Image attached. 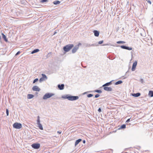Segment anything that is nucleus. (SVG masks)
<instances>
[{"mask_svg":"<svg viewBox=\"0 0 153 153\" xmlns=\"http://www.w3.org/2000/svg\"><path fill=\"white\" fill-rule=\"evenodd\" d=\"M62 98L64 99H68L70 101H74L78 100L79 97L77 96H73L67 94L65 96H62Z\"/></svg>","mask_w":153,"mask_h":153,"instance_id":"nucleus-1","label":"nucleus"},{"mask_svg":"<svg viewBox=\"0 0 153 153\" xmlns=\"http://www.w3.org/2000/svg\"><path fill=\"white\" fill-rule=\"evenodd\" d=\"M74 46V45L73 44H70L67 45L63 47V50L65 52H68L72 49V48Z\"/></svg>","mask_w":153,"mask_h":153,"instance_id":"nucleus-2","label":"nucleus"},{"mask_svg":"<svg viewBox=\"0 0 153 153\" xmlns=\"http://www.w3.org/2000/svg\"><path fill=\"white\" fill-rule=\"evenodd\" d=\"M54 95V94L53 93H47L44 95L43 99L44 100H45L48 98H50Z\"/></svg>","mask_w":153,"mask_h":153,"instance_id":"nucleus-3","label":"nucleus"},{"mask_svg":"<svg viewBox=\"0 0 153 153\" xmlns=\"http://www.w3.org/2000/svg\"><path fill=\"white\" fill-rule=\"evenodd\" d=\"M13 126L15 128L20 129L22 127V125L20 123H15L13 124Z\"/></svg>","mask_w":153,"mask_h":153,"instance_id":"nucleus-4","label":"nucleus"},{"mask_svg":"<svg viewBox=\"0 0 153 153\" xmlns=\"http://www.w3.org/2000/svg\"><path fill=\"white\" fill-rule=\"evenodd\" d=\"M37 124L38 126V127H39V128L40 130H43V127L42 126V125L40 123V117L39 116H38L37 117Z\"/></svg>","mask_w":153,"mask_h":153,"instance_id":"nucleus-5","label":"nucleus"},{"mask_svg":"<svg viewBox=\"0 0 153 153\" xmlns=\"http://www.w3.org/2000/svg\"><path fill=\"white\" fill-rule=\"evenodd\" d=\"M32 147L35 149H39L40 146V144L39 143H34L31 145Z\"/></svg>","mask_w":153,"mask_h":153,"instance_id":"nucleus-6","label":"nucleus"},{"mask_svg":"<svg viewBox=\"0 0 153 153\" xmlns=\"http://www.w3.org/2000/svg\"><path fill=\"white\" fill-rule=\"evenodd\" d=\"M84 45L86 47H90L91 46H98V44H97V43L92 44H89L88 43H85L84 44Z\"/></svg>","mask_w":153,"mask_h":153,"instance_id":"nucleus-7","label":"nucleus"},{"mask_svg":"<svg viewBox=\"0 0 153 153\" xmlns=\"http://www.w3.org/2000/svg\"><path fill=\"white\" fill-rule=\"evenodd\" d=\"M120 47L123 49H125L128 50H132L131 47H129L125 45H122L120 46Z\"/></svg>","mask_w":153,"mask_h":153,"instance_id":"nucleus-8","label":"nucleus"},{"mask_svg":"<svg viewBox=\"0 0 153 153\" xmlns=\"http://www.w3.org/2000/svg\"><path fill=\"white\" fill-rule=\"evenodd\" d=\"M137 64V61H135L133 63L132 67V71H134L135 69L136 68Z\"/></svg>","mask_w":153,"mask_h":153,"instance_id":"nucleus-9","label":"nucleus"},{"mask_svg":"<svg viewBox=\"0 0 153 153\" xmlns=\"http://www.w3.org/2000/svg\"><path fill=\"white\" fill-rule=\"evenodd\" d=\"M32 89L34 91H39L40 90V89L37 86H34L33 87Z\"/></svg>","mask_w":153,"mask_h":153,"instance_id":"nucleus-10","label":"nucleus"},{"mask_svg":"<svg viewBox=\"0 0 153 153\" xmlns=\"http://www.w3.org/2000/svg\"><path fill=\"white\" fill-rule=\"evenodd\" d=\"M58 87L60 90H63L64 88V84H58Z\"/></svg>","mask_w":153,"mask_h":153,"instance_id":"nucleus-11","label":"nucleus"},{"mask_svg":"<svg viewBox=\"0 0 153 153\" xmlns=\"http://www.w3.org/2000/svg\"><path fill=\"white\" fill-rule=\"evenodd\" d=\"M104 89L106 91H111L112 90V88L110 87H104Z\"/></svg>","mask_w":153,"mask_h":153,"instance_id":"nucleus-12","label":"nucleus"},{"mask_svg":"<svg viewBox=\"0 0 153 153\" xmlns=\"http://www.w3.org/2000/svg\"><path fill=\"white\" fill-rule=\"evenodd\" d=\"M79 49L78 46H75L72 50V52L73 53H75Z\"/></svg>","mask_w":153,"mask_h":153,"instance_id":"nucleus-13","label":"nucleus"},{"mask_svg":"<svg viewBox=\"0 0 153 153\" xmlns=\"http://www.w3.org/2000/svg\"><path fill=\"white\" fill-rule=\"evenodd\" d=\"M93 32L94 33V36H95L98 37L99 36V31L97 30H94Z\"/></svg>","mask_w":153,"mask_h":153,"instance_id":"nucleus-14","label":"nucleus"},{"mask_svg":"<svg viewBox=\"0 0 153 153\" xmlns=\"http://www.w3.org/2000/svg\"><path fill=\"white\" fill-rule=\"evenodd\" d=\"M141 95L140 93H134L132 94V95L135 97H137L140 96Z\"/></svg>","mask_w":153,"mask_h":153,"instance_id":"nucleus-15","label":"nucleus"},{"mask_svg":"<svg viewBox=\"0 0 153 153\" xmlns=\"http://www.w3.org/2000/svg\"><path fill=\"white\" fill-rule=\"evenodd\" d=\"M82 141V139H79L78 140H76L75 143V146H76L79 143Z\"/></svg>","mask_w":153,"mask_h":153,"instance_id":"nucleus-16","label":"nucleus"},{"mask_svg":"<svg viewBox=\"0 0 153 153\" xmlns=\"http://www.w3.org/2000/svg\"><path fill=\"white\" fill-rule=\"evenodd\" d=\"M111 82L112 81H111L109 82H107V83H105V84H104L102 86V87H105V86H108L111 85L112 84Z\"/></svg>","mask_w":153,"mask_h":153,"instance_id":"nucleus-17","label":"nucleus"},{"mask_svg":"<svg viewBox=\"0 0 153 153\" xmlns=\"http://www.w3.org/2000/svg\"><path fill=\"white\" fill-rule=\"evenodd\" d=\"M1 35H2V37L4 40L6 42H7V39L5 35L3 33H1Z\"/></svg>","mask_w":153,"mask_h":153,"instance_id":"nucleus-18","label":"nucleus"},{"mask_svg":"<svg viewBox=\"0 0 153 153\" xmlns=\"http://www.w3.org/2000/svg\"><path fill=\"white\" fill-rule=\"evenodd\" d=\"M39 51V50L38 49H36L32 51L31 52V53L33 54L36 53H37Z\"/></svg>","mask_w":153,"mask_h":153,"instance_id":"nucleus-19","label":"nucleus"},{"mask_svg":"<svg viewBox=\"0 0 153 153\" xmlns=\"http://www.w3.org/2000/svg\"><path fill=\"white\" fill-rule=\"evenodd\" d=\"M149 95L150 97H153V91H149Z\"/></svg>","mask_w":153,"mask_h":153,"instance_id":"nucleus-20","label":"nucleus"},{"mask_svg":"<svg viewBox=\"0 0 153 153\" xmlns=\"http://www.w3.org/2000/svg\"><path fill=\"white\" fill-rule=\"evenodd\" d=\"M34 97V95L32 94H28L27 95V98L28 99H30Z\"/></svg>","mask_w":153,"mask_h":153,"instance_id":"nucleus-21","label":"nucleus"},{"mask_svg":"<svg viewBox=\"0 0 153 153\" xmlns=\"http://www.w3.org/2000/svg\"><path fill=\"white\" fill-rule=\"evenodd\" d=\"M60 3V1H55L53 2V3L57 5L59 4Z\"/></svg>","mask_w":153,"mask_h":153,"instance_id":"nucleus-22","label":"nucleus"},{"mask_svg":"<svg viewBox=\"0 0 153 153\" xmlns=\"http://www.w3.org/2000/svg\"><path fill=\"white\" fill-rule=\"evenodd\" d=\"M122 82H123L122 81L119 80V81H118L117 82H116L115 83V85H117L121 84L122 83Z\"/></svg>","mask_w":153,"mask_h":153,"instance_id":"nucleus-23","label":"nucleus"},{"mask_svg":"<svg viewBox=\"0 0 153 153\" xmlns=\"http://www.w3.org/2000/svg\"><path fill=\"white\" fill-rule=\"evenodd\" d=\"M126 125L124 124H123V125H121L119 129H124V128H126Z\"/></svg>","mask_w":153,"mask_h":153,"instance_id":"nucleus-24","label":"nucleus"},{"mask_svg":"<svg viewBox=\"0 0 153 153\" xmlns=\"http://www.w3.org/2000/svg\"><path fill=\"white\" fill-rule=\"evenodd\" d=\"M42 77L44 79H47V77L46 76L45 74H42Z\"/></svg>","mask_w":153,"mask_h":153,"instance_id":"nucleus-25","label":"nucleus"},{"mask_svg":"<svg viewBox=\"0 0 153 153\" xmlns=\"http://www.w3.org/2000/svg\"><path fill=\"white\" fill-rule=\"evenodd\" d=\"M117 44H120V43H122L124 44L125 43V42L123 41H118L117 42Z\"/></svg>","mask_w":153,"mask_h":153,"instance_id":"nucleus-26","label":"nucleus"},{"mask_svg":"<svg viewBox=\"0 0 153 153\" xmlns=\"http://www.w3.org/2000/svg\"><path fill=\"white\" fill-rule=\"evenodd\" d=\"M94 92L98 93H101L102 92V91L101 90H96L94 91Z\"/></svg>","mask_w":153,"mask_h":153,"instance_id":"nucleus-27","label":"nucleus"},{"mask_svg":"<svg viewBox=\"0 0 153 153\" xmlns=\"http://www.w3.org/2000/svg\"><path fill=\"white\" fill-rule=\"evenodd\" d=\"M93 94H89L87 95V96L88 97L90 98L93 97Z\"/></svg>","mask_w":153,"mask_h":153,"instance_id":"nucleus-28","label":"nucleus"},{"mask_svg":"<svg viewBox=\"0 0 153 153\" xmlns=\"http://www.w3.org/2000/svg\"><path fill=\"white\" fill-rule=\"evenodd\" d=\"M48 0H41V3H44L45 2H48Z\"/></svg>","mask_w":153,"mask_h":153,"instance_id":"nucleus-29","label":"nucleus"},{"mask_svg":"<svg viewBox=\"0 0 153 153\" xmlns=\"http://www.w3.org/2000/svg\"><path fill=\"white\" fill-rule=\"evenodd\" d=\"M38 81V78H36L34 79L33 81V83H34L36 82H37Z\"/></svg>","mask_w":153,"mask_h":153,"instance_id":"nucleus-30","label":"nucleus"},{"mask_svg":"<svg viewBox=\"0 0 153 153\" xmlns=\"http://www.w3.org/2000/svg\"><path fill=\"white\" fill-rule=\"evenodd\" d=\"M45 79H44L42 77L40 78L39 80V81L40 82H41L42 81H44Z\"/></svg>","mask_w":153,"mask_h":153,"instance_id":"nucleus-31","label":"nucleus"},{"mask_svg":"<svg viewBox=\"0 0 153 153\" xmlns=\"http://www.w3.org/2000/svg\"><path fill=\"white\" fill-rule=\"evenodd\" d=\"M6 113L7 116L9 115V111L8 109H6Z\"/></svg>","mask_w":153,"mask_h":153,"instance_id":"nucleus-32","label":"nucleus"},{"mask_svg":"<svg viewBox=\"0 0 153 153\" xmlns=\"http://www.w3.org/2000/svg\"><path fill=\"white\" fill-rule=\"evenodd\" d=\"M103 42V40H102L100 41H99L98 42V44L97 43V44H98V45H99V44H102Z\"/></svg>","mask_w":153,"mask_h":153,"instance_id":"nucleus-33","label":"nucleus"},{"mask_svg":"<svg viewBox=\"0 0 153 153\" xmlns=\"http://www.w3.org/2000/svg\"><path fill=\"white\" fill-rule=\"evenodd\" d=\"M100 96V95L99 94H97L95 96V98H97L98 97Z\"/></svg>","mask_w":153,"mask_h":153,"instance_id":"nucleus-34","label":"nucleus"},{"mask_svg":"<svg viewBox=\"0 0 153 153\" xmlns=\"http://www.w3.org/2000/svg\"><path fill=\"white\" fill-rule=\"evenodd\" d=\"M21 52L20 51H18L15 54V57H16L17 55H18Z\"/></svg>","mask_w":153,"mask_h":153,"instance_id":"nucleus-35","label":"nucleus"},{"mask_svg":"<svg viewBox=\"0 0 153 153\" xmlns=\"http://www.w3.org/2000/svg\"><path fill=\"white\" fill-rule=\"evenodd\" d=\"M148 3H149L150 4H151V1L149 0H146Z\"/></svg>","mask_w":153,"mask_h":153,"instance_id":"nucleus-36","label":"nucleus"},{"mask_svg":"<svg viewBox=\"0 0 153 153\" xmlns=\"http://www.w3.org/2000/svg\"><path fill=\"white\" fill-rule=\"evenodd\" d=\"M130 118L128 119L126 121V123H128L130 121Z\"/></svg>","mask_w":153,"mask_h":153,"instance_id":"nucleus-37","label":"nucleus"},{"mask_svg":"<svg viewBox=\"0 0 153 153\" xmlns=\"http://www.w3.org/2000/svg\"><path fill=\"white\" fill-rule=\"evenodd\" d=\"M81 45V43H78V45H76V46H78V48H79V46L80 45Z\"/></svg>","mask_w":153,"mask_h":153,"instance_id":"nucleus-38","label":"nucleus"},{"mask_svg":"<svg viewBox=\"0 0 153 153\" xmlns=\"http://www.w3.org/2000/svg\"><path fill=\"white\" fill-rule=\"evenodd\" d=\"M91 91H87V92H85L84 93H83V94H85L88 93H89V92H91Z\"/></svg>","mask_w":153,"mask_h":153,"instance_id":"nucleus-39","label":"nucleus"},{"mask_svg":"<svg viewBox=\"0 0 153 153\" xmlns=\"http://www.w3.org/2000/svg\"><path fill=\"white\" fill-rule=\"evenodd\" d=\"M98 111L99 112H100L101 111V108H99Z\"/></svg>","mask_w":153,"mask_h":153,"instance_id":"nucleus-40","label":"nucleus"},{"mask_svg":"<svg viewBox=\"0 0 153 153\" xmlns=\"http://www.w3.org/2000/svg\"><path fill=\"white\" fill-rule=\"evenodd\" d=\"M57 133L59 134H61L62 133V131H57Z\"/></svg>","mask_w":153,"mask_h":153,"instance_id":"nucleus-41","label":"nucleus"},{"mask_svg":"<svg viewBox=\"0 0 153 153\" xmlns=\"http://www.w3.org/2000/svg\"><path fill=\"white\" fill-rule=\"evenodd\" d=\"M140 82L141 83H143V79H141L140 80Z\"/></svg>","mask_w":153,"mask_h":153,"instance_id":"nucleus-42","label":"nucleus"},{"mask_svg":"<svg viewBox=\"0 0 153 153\" xmlns=\"http://www.w3.org/2000/svg\"><path fill=\"white\" fill-rule=\"evenodd\" d=\"M85 140H83V143H85Z\"/></svg>","mask_w":153,"mask_h":153,"instance_id":"nucleus-43","label":"nucleus"},{"mask_svg":"<svg viewBox=\"0 0 153 153\" xmlns=\"http://www.w3.org/2000/svg\"><path fill=\"white\" fill-rule=\"evenodd\" d=\"M108 45V44H104L103 45H102L103 46H105V45Z\"/></svg>","mask_w":153,"mask_h":153,"instance_id":"nucleus-44","label":"nucleus"},{"mask_svg":"<svg viewBox=\"0 0 153 153\" xmlns=\"http://www.w3.org/2000/svg\"><path fill=\"white\" fill-rule=\"evenodd\" d=\"M1 39V36L0 35V39Z\"/></svg>","mask_w":153,"mask_h":153,"instance_id":"nucleus-45","label":"nucleus"},{"mask_svg":"<svg viewBox=\"0 0 153 153\" xmlns=\"http://www.w3.org/2000/svg\"><path fill=\"white\" fill-rule=\"evenodd\" d=\"M56 33V32H55L54 33V34H55Z\"/></svg>","mask_w":153,"mask_h":153,"instance_id":"nucleus-46","label":"nucleus"},{"mask_svg":"<svg viewBox=\"0 0 153 153\" xmlns=\"http://www.w3.org/2000/svg\"><path fill=\"white\" fill-rule=\"evenodd\" d=\"M36 94H38V93H37V92H36Z\"/></svg>","mask_w":153,"mask_h":153,"instance_id":"nucleus-47","label":"nucleus"},{"mask_svg":"<svg viewBox=\"0 0 153 153\" xmlns=\"http://www.w3.org/2000/svg\"><path fill=\"white\" fill-rule=\"evenodd\" d=\"M49 153H51L49 152Z\"/></svg>","mask_w":153,"mask_h":153,"instance_id":"nucleus-48","label":"nucleus"}]
</instances>
